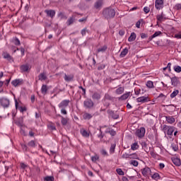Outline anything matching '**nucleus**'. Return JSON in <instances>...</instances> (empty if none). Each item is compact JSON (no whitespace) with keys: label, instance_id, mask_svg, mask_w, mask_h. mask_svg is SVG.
I'll return each instance as SVG.
<instances>
[{"label":"nucleus","instance_id":"nucleus-1","mask_svg":"<svg viewBox=\"0 0 181 181\" xmlns=\"http://www.w3.org/2000/svg\"><path fill=\"white\" fill-rule=\"evenodd\" d=\"M69 104H70V100H64L58 105L59 108L61 109V114H62V115H66L67 114L66 108L69 107Z\"/></svg>","mask_w":181,"mask_h":181},{"label":"nucleus","instance_id":"nucleus-2","mask_svg":"<svg viewBox=\"0 0 181 181\" xmlns=\"http://www.w3.org/2000/svg\"><path fill=\"white\" fill-rule=\"evenodd\" d=\"M103 13L106 19H110V18L115 16V10H114V8H107L103 11Z\"/></svg>","mask_w":181,"mask_h":181},{"label":"nucleus","instance_id":"nucleus-3","mask_svg":"<svg viewBox=\"0 0 181 181\" xmlns=\"http://www.w3.org/2000/svg\"><path fill=\"white\" fill-rule=\"evenodd\" d=\"M175 127L173 126H168L166 124L163 125V131L164 133H165L169 136H172L173 135V132H175Z\"/></svg>","mask_w":181,"mask_h":181},{"label":"nucleus","instance_id":"nucleus-4","mask_svg":"<svg viewBox=\"0 0 181 181\" xmlns=\"http://www.w3.org/2000/svg\"><path fill=\"white\" fill-rule=\"evenodd\" d=\"M145 128L144 127H140L139 129L136 131V135L138 136V138H144L145 136Z\"/></svg>","mask_w":181,"mask_h":181},{"label":"nucleus","instance_id":"nucleus-5","mask_svg":"<svg viewBox=\"0 0 181 181\" xmlns=\"http://www.w3.org/2000/svg\"><path fill=\"white\" fill-rule=\"evenodd\" d=\"M0 104L4 107V108H8L10 104L9 99L5 98H1Z\"/></svg>","mask_w":181,"mask_h":181},{"label":"nucleus","instance_id":"nucleus-6","mask_svg":"<svg viewBox=\"0 0 181 181\" xmlns=\"http://www.w3.org/2000/svg\"><path fill=\"white\" fill-rule=\"evenodd\" d=\"M148 101H151V99L148 96H141L136 98V102L141 103V104L148 103Z\"/></svg>","mask_w":181,"mask_h":181},{"label":"nucleus","instance_id":"nucleus-7","mask_svg":"<svg viewBox=\"0 0 181 181\" xmlns=\"http://www.w3.org/2000/svg\"><path fill=\"white\" fill-rule=\"evenodd\" d=\"M141 173L143 176L146 177L147 176H151L152 170L148 167H146L141 170Z\"/></svg>","mask_w":181,"mask_h":181},{"label":"nucleus","instance_id":"nucleus-8","mask_svg":"<svg viewBox=\"0 0 181 181\" xmlns=\"http://www.w3.org/2000/svg\"><path fill=\"white\" fill-rule=\"evenodd\" d=\"M11 84L12 86H13V87H18V86H22V84H23V79L22 78L15 79L11 81Z\"/></svg>","mask_w":181,"mask_h":181},{"label":"nucleus","instance_id":"nucleus-9","mask_svg":"<svg viewBox=\"0 0 181 181\" xmlns=\"http://www.w3.org/2000/svg\"><path fill=\"white\" fill-rule=\"evenodd\" d=\"M83 105L86 108H92V107H94V103L90 99H86L83 102Z\"/></svg>","mask_w":181,"mask_h":181},{"label":"nucleus","instance_id":"nucleus-10","mask_svg":"<svg viewBox=\"0 0 181 181\" xmlns=\"http://www.w3.org/2000/svg\"><path fill=\"white\" fill-rule=\"evenodd\" d=\"M2 56L4 59H6V60H8V62H13V57H12V56H11L9 53L4 52H3Z\"/></svg>","mask_w":181,"mask_h":181},{"label":"nucleus","instance_id":"nucleus-11","mask_svg":"<svg viewBox=\"0 0 181 181\" xmlns=\"http://www.w3.org/2000/svg\"><path fill=\"white\" fill-rule=\"evenodd\" d=\"M80 134L83 136V138H89L90 137V132H87L84 128H81L80 129Z\"/></svg>","mask_w":181,"mask_h":181},{"label":"nucleus","instance_id":"nucleus-12","mask_svg":"<svg viewBox=\"0 0 181 181\" xmlns=\"http://www.w3.org/2000/svg\"><path fill=\"white\" fill-rule=\"evenodd\" d=\"M20 70L22 73H26V71H29V70H30V66L29 64H23L20 66Z\"/></svg>","mask_w":181,"mask_h":181},{"label":"nucleus","instance_id":"nucleus-13","mask_svg":"<svg viewBox=\"0 0 181 181\" xmlns=\"http://www.w3.org/2000/svg\"><path fill=\"white\" fill-rule=\"evenodd\" d=\"M164 0H156L155 6L157 9H162L163 8Z\"/></svg>","mask_w":181,"mask_h":181},{"label":"nucleus","instance_id":"nucleus-14","mask_svg":"<svg viewBox=\"0 0 181 181\" xmlns=\"http://www.w3.org/2000/svg\"><path fill=\"white\" fill-rule=\"evenodd\" d=\"M156 19L158 22H165V21H166V17H165L163 13H161V14L157 15Z\"/></svg>","mask_w":181,"mask_h":181},{"label":"nucleus","instance_id":"nucleus-15","mask_svg":"<svg viewBox=\"0 0 181 181\" xmlns=\"http://www.w3.org/2000/svg\"><path fill=\"white\" fill-rule=\"evenodd\" d=\"M165 119L168 122V124H175L176 119L173 116H165Z\"/></svg>","mask_w":181,"mask_h":181},{"label":"nucleus","instance_id":"nucleus-16","mask_svg":"<svg viewBox=\"0 0 181 181\" xmlns=\"http://www.w3.org/2000/svg\"><path fill=\"white\" fill-rule=\"evenodd\" d=\"M45 13H47V16H49V18H53L56 15L54 10H45Z\"/></svg>","mask_w":181,"mask_h":181},{"label":"nucleus","instance_id":"nucleus-17","mask_svg":"<svg viewBox=\"0 0 181 181\" xmlns=\"http://www.w3.org/2000/svg\"><path fill=\"white\" fill-rule=\"evenodd\" d=\"M130 95H131V92L125 93L124 94H123L119 98V100L124 101V100H127Z\"/></svg>","mask_w":181,"mask_h":181},{"label":"nucleus","instance_id":"nucleus-18","mask_svg":"<svg viewBox=\"0 0 181 181\" xmlns=\"http://www.w3.org/2000/svg\"><path fill=\"white\" fill-rule=\"evenodd\" d=\"M124 91H125V88L122 86H120L116 89L115 93L117 94V95H121V94L124 93Z\"/></svg>","mask_w":181,"mask_h":181},{"label":"nucleus","instance_id":"nucleus-19","mask_svg":"<svg viewBox=\"0 0 181 181\" xmlns=\"http://www.w3.org/2000/svg\"><path fill=\"white\" fill-rule=\"evenodd\" d=\"M15 105L16 110H19L20 112H25L26 111V107L22 106L18 107V100L15 101Z\"/></svg>","mask_w":181,"mask_h":181},{"label":"nucleus","instance_id":"nucleus-20","mask_svg":"<svg viewBox=\"0 0 181 181\" xmlns=\"http://www.w3.org/2000/svg\"><path fill=\"white\" fill-rule=\"evenodd\" d=\"M173 163H174V165H175V166H180L181 165V162H180V159L177 158H173L172 159Z\"/></svg>","mask_w":181,"mask_h":181},{"label":"nucleus","instance_id":"nucleus-21","mask_svg":"<svg viewBox=\"0 0 181 181\" xmlns=\"http://www.w3.org/2000/svg\"><path fill=\"white\" fill-rule=\"evenodd\" d=\"M103 6V0H98L95 3V9H100Z\"/></svg>","mask_w":181,"mask_h":181},{"label":"nucleus","instance_id":"nucleus-22","mask_svg":"<svg viewBox=\"0 0 181 181\" xmlns=\"http://www.w3.org/2000/svg\"><path fill=\"white\" fill-rule=\"evenodd\" d=\"M83 119H91L93 118V115L90 113L85 112L83 115Z\"/></svg>","mask_w":181,"mask_h":181},{"label":"nucleus","instance_id":"nucleus-23","mask_svg":"<svg viewBox=\"0 0 181 181\" xmlns=\"http://www.w3.org/2000/svg\"><path fill=\"white\" fill-rule=\"evenodd\" d=\"M47 78V76H46V74L42 73L38 76V80L40 81H45Z\"/></svg>","mask_w":181,"mask_h":181},{"label":"nucleus","instance_id":"nucleus-24","mask_svg":"<svg viewBox=\"0 0 181 181\" xmlns=\"http://www.w3.org/2000/svg\"><path fill=\"white\" fill-rule=\"evenodd\" d=\"M136 39V34L135 33H132L130 36L128 38L129 42H134Z\"/></svg>","mask_w":181,"mask_h":181},{"label":"nucleus","instance_id":"nucleus-25","mask_svg":"<svg viewBox=\"0 0 181 181\" xmlns=\"http://www.w3.org/2000/svg\"><path fill=\"white\" fill-rule=\"evenodd\" d=\"M179 83L177 82V77H173L171 78V84L173 86V87H176Z\"/></svg>","mask_w":181,"mask_h":181},{"label":"nucleus","instance_id":"nucleus-26","mask_svg":"<svg viewBox=\"0 0 181 181\" xmlns=\"http://www.w3.org/2000/svg\"><path fill=\"white\" fill-rule=\"evenodd\" d=\"M171 148L175 152H177V151H179V146H177V143H173L171 144Z\"/></svg>","mask_w":181,"mask_h":181},{"label":"nucleus","instance_id":"nucleus-27","mask_svg":"<svg viewBox=\"0 0 181 181\" xmlns=\"http://www.w3.org/2000/svg\"><path fill=\"white\" fill-rule=\"evenodd\" d=\"M126 54H128V48H124L120 53L119 57H125Z\"/></svg>","mask_w":181,"mask_h":181},{"label":"nucleus","instance_id":"nucleus-28","mask_svg":"<svg viewBox=\"0 0 181 181\" xmlns=\"http://www.w3.org/2000/svg\"><path fill=\"white\" fill-rule=\"evenodd\" d=\"M64 78L65 81H72L73 78H74V76H73V75L67 76V74H65Z\"/></svg>","mask_w":181,"mask_h":181},{"label":"nucleus","instance_id":"nucleus-29","mask_svg":"<svg viewBox=\"0 0 181 181\" xmlns=\"http://www.w3.org/2000/svg\"><path fill=\"white\" fill-rule=\"evenodd\" d=\"M139 148V145H138V142H135L132 144L131 149L132 151H136Z\"/></svg>","mask_w":181,"mask_h":181},{"label":"nucleus","instance_id":"nucleus-30","mask_svg":"<svg viewBox=\"0 0 181 181\" xmlns=\"http://www.w3.org/2000/svg\"><path fill=\"white\" fill-rule=\"evenodd\" d=\"M152 179L154 180H159L160 179V175L158 173H155L153 175H151Z\"/></svg>","mask_w":181,"mask_h":181},{"label":"nucleus","instance_id":"nucleus-31","mask_svg":"<svg viewBox=\"0 0 181 181\" xmlns=\"http://www.w3.org/2000/svg\"><path fill=\"white\" fill-rule=\"evenodd\" d=\"M107 50V45H104L100 48L98 49V53H104Z\"/></svg>","mask_w":181,"mask_h":181},{"label":"nucleus","instance_id":"nucleus-32","mask_svg":"<svg viewBox=\"0 0 181 181\" xmlns=\"http://www.w3.org/2000/svg\"><path fill=\"white\" fill-rule=\"evenodd\" d=\"M41 93H42V94H46V93H47V86H46V85L42 86Z\"/></svg>","mask_w":181,"mask_h":181},{"label":"nucleus","instance_id":"nucleus-33","mask_svg":"<svg viewBox=\"0 0 181 181\" xmlns=\"http://www.w3.org/2000/svg\"><path fill=\"white\" fill-rule=\"evenodd\" d=\"M92 98H93V100H100V98H101V95H100V93H95L92 95Z\"/></svg>","mask_w":181,"mask_h":181},{"label":"nucleus","instance_id":"nucleus-34","mask_svg":"<svg viewBox=\"0 0 181 181\" xmlns=\"http://www.w3.org/2000/svg\"><path fill=\"white\" fill-rule=\"evenodd\" d=\"M105 99L108 100L109 101H114V97L111 96L110 94L106 93L105 95Z\"/></svg>","mask_w":181,"mask_h":181},{"label":"nucleus","instance_id":"nucleus-35","mask_svg":"<svg viewBox=\"0 0 181 181\" xmlns=\"http://www.w3.org/2000/svg\"><path fill=\"white\" fill-rule=\"evenodd\" d=\"M117 146V144H111L110 148V153H114L115 152V147Z\"/></svg>","mask_w":181,"mask_h":181},{"label":"nucleus","instance_id":"nucleus-36","mask_svg":"<svg viewBox=\"0 0 181 181\" xmlns=\"http://www.w3.org/2000/svg\"><path fill=\"white\" fill-rule=\"evenodd\" d=\"M173 69H174V71H175L176 73L181 72V66H180L175 65V66H174Z\"/></svg>","mask_w":181,"mask_h":181},{"label":"nucleus","instance_id":"nucleus-37","mask_svg":"<svg viewBox=\"0 0 181 181\" xmlns=\"http://www.w3.org/2000/svg\"><path fill=\"white\" fill-rule=\"evenodd\" d=\"M162 35L161 31H156L154 34L151 36V39H154V37H158V36H160Z\"/></svg>","mask_w":181,"mask_h":181},{"label":"nucleus","instance_id":"nucleus-38","mask_svg":"<svg viewBox=\"0 0 181 181\" xmlns=\"http://www.w3.org/2000/svg\"><path fill=\"white\" fill-rule=\"evenodd\" d=\"M179 94V90H175L171 94H170V98H175L176 95Z\"/></svg>","mask_w":181,"mask_h":181},{"label":"nucleus","instance_id":"nucleus-39","mask_svg":"<svg viewBox=\"0 0 181 181\" xmlns=\"http://www.w3.org/2000/svg\"><path fill=\"white\" fill-rule=\"evenodd\" d=\"M130 159H139V157L136 153H134L130 154Z\"/></svg>","mask_w":181,"mask_h":181},{"label":"nucleus","instance_id":"nucleus-40","mask_svg":"<svg viewBox=\"0 0 181 181\" xmlns=\"http://www.w3.org/2000/svg\"><path fill=\"white\" fill-rule=\"evenodd\" d=\"M146 87H148V88H153V82L151 81H147Z\"/></svg>","mask_w":181,"mask_h":181},{"label":"nucleus","instance_id":"nucleus-41","mask_svg":"<svg viewBox=\"0 0 181 181\" xmlns=\"http://www.w3.org/2000/svg\"><path fill=\"white\" fill-rule=\"evenodd\" d=\"M116 172L117 174L119 175V176H124V175H125V173H124V171H122V169L121 168H117L116 170Z\"/></svg>","mask_w":181,"mask_h":181},{"label":"nucleus","instance_id":"nucleus-42","mask_svg":"<svg viewBox=\"0 0 181 181\" xmlns=\"http://www.w3.org/2000/svg\"><path fill=\"white\" fill-rule=\"evenodd\" d=\"M28 145L30 146V148H35L36 144L35 143V141L31 140L30 141L28 142Z\"/></svg>","mask_w":181,"mask_h":181},{"label":"nucleus","instance_id":"nucleus-43","mask_svg":"<svg viewBox=\"0 0 181 181\" xmlns=\"http://www.w3.org/2000/svg\"><path fill=\"white\" fill-rule=\"evenodd\" d=\"M98 159H100V157L98 156V155H95L91 157L92 162H97V160H98Z\"/></svg>","mask_w":181,"mask_h":181},{"label":"nucleus","instance_id":"nucleus-44","mask_svg":"<svg viewBox=\"0 0 181 181\" xmlns=\"http://www.w3.org/2000/svg\"><path fill=\"white\" fill-rule=\"evenodd\" d=\"M130 165H132L133 166H138V165H139V163H138V161L135 160H132L130 161Z\"/></svg>","mask_w":181,"mask_h":181},{"label":"nucleus","instance_id":"nucleus-45","mask_svg":"<svg viewBox=\"0 0 181 181\" xmlns=\"http://www.w3.org/2000/svg\"><path fill=\"white\" fill-rule=\"evenodd\" d=\"M45 181H54V177H52V176H47L44 178Z\"/></svg>","mask_w":181,"mask_h":181},{"label":"nucleus","instance_id":"nucleus-46","mask_svg":"<svg viewBox=\"0 0 181 181\" xmlns=\"http://www.w3.org/2000/svg\"><path fill=\"white\" fill-rule=\"evenodd\" d=\"M73 23H74V19L73 18H69L67 21V25H73Z\"/></svg>","mask_w":181,"mask_h":181},{"label":"nucleus","instance_id":"nucleus-47","mask_svg":"<svg viewBox=\"0 0 181 181\" xmlns=\"http://www.w3.org/2000/svg\"><path fill=\"white\" fill-rule=\"evenodd\" d=\"M61 122L62 125H67V119L62 117Z\"/></svg>","mask_w":181,"mask_h":181},{"label":"nucleus","instance_id":"nucleus-48","mask_svg":"<svg viewBox=\"0 0 181 181\" xmlns=\"http://www.w3.org/2000/svg\"><path fill=\"white\" fill-rule=\"evenodd\" d=\"M174 9H175V11H180V9H181V4H175V6H174Z\"/></svg>","mask_w":181,"mask_h":181},{"label":"nucleus","instance_id":"nucleus-49","mask_svg":"<svg viewBox=\"0 0 181 181\" xmlns=\"http://www.w3.org/2000/svg\"><path fill=\"white\" fill-rule=\"evenodd\" d=\"M100 153H101V155H103L104 156H108V153L107 152V151H105V149H102L100 151Z\"/></svg>","mask_w":181,"mask_h":181},{"label":"nucleus","instance_id":"nucleus-50","mask_svg":"<svg viewBox=\"0 0 181 181\" xmlns=\"http://www.w3.org/2000/svg\"><path fill=\"white\" fill-rule=\"evenodd\" d=\"M99 131H100V134H98L97 136L100 139H102L103 138H104V135H103V132L101 131V129H100Z\"/></svg>","mask_w":181,"mask_h":181},{"label":"nucleus","instance_id":"nucleus-51","mask_svg":"<svg viewBox=\"0 0 181 181\" xmlns=\"http://www.w3.org/2000/svg\"><path fill=\"white\" fill-rule=\"evenodd\" d=\"M174 37H175V39H181V31L175 34Z\"/></svg>","mask_w":181,"mask_h":181},{"label":"nucleus","instance_id":"nucleus-52","mask_svg":"<svg viewBox=\"0 0 181 181\" xmlns=\"http://www.w3.org/2000/svg\"><path fill=\"white\" fill-rule=\"evenodd\" d=\"M87 32H88V30H87V28H83V30H81V33L82 36H86V33H87Z\"/></svg>","mask_w":181,"mask_h":181},{"label":"nucleus","instance_id":"nucleus-53","mask_svg":"<svg viewBox=\"0 0 181 181\" xmlns=\"http://www.w3.org/2000/svg\"><path fill=\"white\" fill-rule=\"evenodd\" d=\"M122 158H123V159H130V154H128V153H124L123 155H122Z\"/></svg>","mask_w":181,"mask_h":181},{"label":"nucleus","instance_id":"nucleus-54","mask_svg":"<svg viewBox=\"0 0 181 181\" xmlns=\"http://www.w3.org/2000/svg\"><path fill=\"white\" fill-rule=\"evenodd\" d=\"M14 44H15L16 46H19V45H21V41L19 40V39L15 38V40H14Z\"/></svg>","mask_w":181,"mask_h":181},{"label":"nucleus","instance_id":"nucleus-55","mask_svg":"<svg viewBox=\"0 0 181 181\" xmlns=\"http://www.w3.org/2000/svg\"><path fill=\"white\" fill-rule=\"evenodd\" d=\"M21 145L23 151H28V146H26V144H21Z\"/></svg>","mask_w":181,"mask_h":181},{"label":"nucleus","instance_id":"nucleus-56","mask_svg":"<svg viewBox=\"0 0 181 181\" xmlns=\"http://www.w3.org/2000/svg\"><path fill=\"white\" fill-rule=\"evenodd\" d=\"M144 11L145 13H149L151 8H149V7H148V6H146L144 8Z\"/></svg>","mask_w":181,"mask_h":181},{"label":"nucleus","instance_id":"nucleus-57","mask_svg":"<svg viewBox=\"0 0 181 181\" xmlns=\"http://www.w3.org/2000/svg\"><path fill=\"white\" fill-rule=\"evenodd\" d=\"M49 129H50L51 131H56V127H54V125H53V124H50V125L49 126Z\"/></svg>","mask_w":181,"mask_h":181},{"label":"nucleus","instance_id":"nucleus-58","mask_svg":"<svg viewBox=\"0 0 181 181\" xmlns=\"http://www.w3.org/2000/svg\"><path fill=\"white\" fill-rule=\"evenodd\" d=\"M109 133L110 134V135H112V136H115L117 132L115 131H114V129H112L109 132Z\"/></svg>","mask_w":181,"mask_h":181},{"label":"nucleus","instance_id":"nucleus-59","mask_svg":"<svg viewBox=\"0 0 181 181\" xmlns=\"http://www.w3.org/2000/svg\"><path fill=\"white\" fill-rule=\"evenodd\" d=\"M28 165H26V164L23 163H21V169H26Z\"/></svg>","mask_w":181,"mask_h":181},{"label":"nucleus","instance_id":"nucleus-60","mask_svg":"<svg viewBox=\"0 0 181 181\" xmlns=\"http://www.w3.org/2000/svg\"><path fill=\"white\" fill-rule=\"evenodd\" d=\"M150 155H151V156L153 158H156V153L155 152H153V151H150Z\"/></svg>","mask_w":181,"mask_h":181},{"label":"nucleus","instance_id":"nucleus-61","mask_svg":"<svg viewBox=\"0 0 181 181\" xmlns=\"http://www.w3.org/2000/svg\"><path fill=\"white\" fill-rule=\"evenodd\" d=\"M159 168H160V169H163L165 168V163H159Z\"/></svg>","mask_w":181,"mask_h":181},{"label":"nucleus","instance_id":"nucleus-62","mask_svg":"<svg viewBox=\"0 0 181 181\" xmlns=\"http://www.w3.org/2000/svg\"><path fill=\"white\" fill-rule=\"evenodd\" d=\"M136 28H138V29H139L141 28V21H137L136 22Z\"/></svg>","mask_w":181,"mask_h":181},{"label":"nucleus","instance_id":"nucleus-63","mask_svg":"<svg viewBox=\"0 0 181 181\" xmlns=\"http://www.w3.org/2000/svg\"><path fill=\"white\" fill-rule=\"evenodd\" d=\"M141 39H145V38L148 37V35H146V34H145V33H141Z\"/></svg>","mask_w":181,"mask_h":181},{"label":"nucleus","instance_id":"nucleus-64","mask_svg":"<svg viewBox=\"0 0 181 181\" xmlns=\"http://www.w3.org/2000/svg\"><path fill=\"white\" fill-rule=\"evenodd\" d=\"M122 181H129L127 177H122Z\"/></svg>","mask_w":181,"mask_h":181}]
</instances>
